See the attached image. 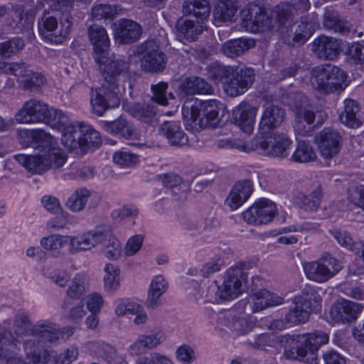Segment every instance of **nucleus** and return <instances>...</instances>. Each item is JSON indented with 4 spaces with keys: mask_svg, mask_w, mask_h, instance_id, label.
<instances>
[{
    "mask_svg": "<svg viewBox=\"0 0 364 364\" xmlns=\"http://www.w3.org/2000/svg\"><path fill=\"white\" fill-rule=\"evenodd\" d=\"M359 112L360 107L358 102L353 100L347 99L344 101V109L340 114L339 119L348 127L358 128L362 124Z\"/></svg>",
    "mask_w": 364,
    "mask_h": 364,
    "instance_id": "obj_39",
    "label": "nucleus"
},
{
    "mask_svg": "<svg viewBox=\"0 0 364 364\" xmlns=\"http://www.w3.org/2000/svg\"><path fill=\"white\" fill-rule=\"evenodd\" d=\"M104 275V287L106 291L109 292L115 291L120 284V270L119 267L113 264L107 263L105 264Z\"/></svg>",
    "mask_w": 364,
    "mask_h": 364,
    "instance_id": "obj_50",
    "label": "nucleus"
},
{
    "mask_svg": "<svg viewBox=\"0 0 364 364\" xmlns=\"http://www.w3.org/2000/svg\"><path fill=\"white\" fill-rule=\"evenodd\" d=\"M88 348L109 364H127L124 357L116 349L103 342H90Z\"/></svg>",
    "mask_w": 364,
    "mask_h": 364,
    "instance_id": "obj_34",
    "label": "nucleus"
},
{
    "mask_svg": "<svg viewBox=\"0 0 364 364\" xmlns=\"http://www.w3.org/2000/svg\"><path fill=\"white\" fill-rule=\"evenodd\" d=\"M285 111L279 105L267 104L259 123L260 133L265 134L279 127L284 120Z\"/></svg>",
    "mask_w": 364,
    "mask_h": 364,
    "instance_id": "obj_26",
    "label": "nucleus"
},
{
    "mask_svg": "<svg viewBox=\"0 0 364 364\" xmlns=\"http://www.w3.org/2000/svg\"><path fill=\"white\" fill-rule=\"evenodd\" d=\"M219 110L216 100L191 98L184 103L182 114L187 129L199 132L207 128H215L219 124Z\"/></svg>",
    "mask_w": 364,
    "mask_h": 364,
    "instance_id": "obj_4",
    "label": "nucleus"
},
{
    "mask_svg": "<svg viewBox=\"0 0 364 364\" xmlns=\"http://www.w3.org/2000/svg\"><path fill=\"white\" fill-rule=\"evenodd\" d=\"M39 149L38 154H18L14 158L28 171L34 174H42L50 168H59L67 160L66 155L52 135Z\"/></svg>",
    "mask_w": 364,
    "mask_h": 364,
    "instance_id": "obj_3",
    "label": "nucleus"
},
{
    "mask_svg": "<svg viewBox=\"0 0 364 364\" xmlns=\"http://www.w3.org/2000/svg\"><path fill=\"white\" fill-rule=\"evenodd\" d=\"M257 109L253 107H240L234 110L233 115L235 124L247 134L253 131Z\"/></svg>",
    "mask_w": 364,
    "mask_h": 364,
    "instance_id": "obj_37",
    "label": "nucleus"
},
{
    "mask_svg": "<svg viewBox=\"0 0 364 364\" xmlns=\"http://www.w3.org/2000/svg\"><path fill=\"white\" fill-rule=\"evenodd\" d=\"M330 234L335 238L338 243L353 252V246L356 242L353 240V238L349 232L343 230H331Z\"/></svg>",
    "mask_w": 364,
    "mask_h": 364,
    "instance_id": "obj_63",
    "label": "nucleus"
},
{
    "mask_svg": "<svg viewBox=\"0 0 364 364\" xmlns=\"http://www.w3.org/2000/svg\"><path fill=\"white\" fill-rule=\"evenodd\" d=\"M114 161L123 167H129L136 164L139 161L138 155L130 151L121 150L113 155Z\"/></svg>",
    "mask_w": 364,
    "mask_h": 364,
    "instance_id": "obj_59",
    "label": "nucleus"
},
{
    "mask_svg": "<svg viewBox=\"0 0 364 364\" xmlns=\"http://www.w3.org/2000/svg\"><path fill=\"white\" fill-rule=\"evenodd\" d=\"M134 364H175L168 356L159 353H151L139 357Z\"/></svg>",
    "mask_w": 364,
    "mask_h": 364,
    "instance_id": "obj_60",
    "label": "nucleus"
},
{
    "mask_svg": "<svg viewBox=\"0 0 364 364\" xmlns=\"http://www.w3.org/2000/svg\"><path fill=\"white\" fill-rule=\"evenodd\" d=\"M129 114L139 121L154 126L157 124L156 107L151 103H134L129 107Z\"/></svg>",
    "mask_w": 364,
    "mask_h": 364,
    "instance_id": "obj_33",
    "label": "nucleus"
},
{
    "mask_svg": "<svg viewBox=\"0 0 364 364\" xmlns=\"http://www.w3.org/2000/svg\"><path fill=\"white\" fill-rule=\"evenodd\" d=\"M49 109L48 105L43 102L30 100L18 111L15 119L21 124L45 123L48 119Z\"/></svg>",
    "mask_w": 364,
    "mask_h": 364,
    "instance_id": "obj_21",
    "label": "nucleus"
},
{
    "mask_svg": "<svg viewBox=\"0 0 364 364\" xmlns=\"http://www.w3.org/2000/svg\"><path fill=\"white\" fill-rule=\"evenodd\" d=\"M287 341L297 342L299 346L296 348L284 350V356L288 359H299L306 364H318V351L322 345L328 342V334L322 331L311 333L287 336L284 337Z\"/></svg>",
    "mask_w": 364,
    "mask_h": 364,
    "instance_id": "obj_6",
    "label": "nucleus"
},
{
    "mask_svg": "<svg viewBox=\"0 0 364 364\" xmlns=\"http://www.w3.org/2000/svg\"><path fill=\"white\" fill-rule=\"evenodd\" d=\"M291 159L297 163H307L316 159V154L309 142L299 141Z\"/></svg>",
    "mask_w": 364,
    "mask_h": 364,
    "instance_id": "obj_51",
    "label": "nucleus"
},
{
    "mask_svg": "<svg viewBox=\"0 0 364 364\" xmlns=\"http://www.w3.org/2000/svg\"><path fill=\"white\" fill-rule=\"evenodd\" d=\"M89 288V279L84 274H77L68 285L66 294L69 299L82 300Z\"/></svg>",
    "mask_w": 364,
    "mask_h": 364,
    "instance_id": "obj_43",
    "label": "nucleus"
},
{
    "mask_svg": "<svg viewBox=\"0 0 364 364\" xmlns=\"http://www.w3.org/2000/svg\"><path fill=\"white\" fill-rule=\"evenodd\" d=\"M291 144L287 134L273 132L252 141V149L264 156L284 159L289 156Z\"/></svg>",
    "mask_w": 364,
    "mask_h": 364,
    "instance_id": "obj_13",
    "label": "nucleus"
},
{
    "mask_svg": "<svg viewBox=\"0 0 364 364\" xmlns=\"http://www.w3.org/2000/svg\"><path fill=\"white\" fill-rule=\"evenodd\" d=\"M183 13L184 16L204 22L210 16V3L208 0H184Z\"/></svg>",
    "mask_w": 364,
    "mask_h": 364,
    "instance_id": "obj_35",
    "label": "nucleus"
},
{
    "mask_svg": "<svg viewBox=\"0 0 364 364\" xmlns=\"http://www.w3.org/2000/svg\"><path fill=\"white\" fill-rule=\"evenodd\" d=\"M284 341L283 336H278L273 333H262L254 338L250 344L255 348H265L267 347L277 348Z\"/></svg>",
    "mask_w": 364,
    "mask_h": 364,
    "instance_id": "obj_52",
    "label": "nucleus"
},
{
    "mask_svg": "<svg viewBox=\"0 0 364 364\" xmlns=\"http://www.w3.org/2000/svg\"><path fill=\"white\" fill-rule=\"evenodd\" d=\"M296 97L299 102L296 101L292 105L295 114L294 130L301 136L310 135L314 131L313 124L316 119H317V124L321 125L326 121L328 115L323 110L315 112L307 107L309 101L305 95L298 94Z\"/></svg>",
    "mask_w": 364,
    "mask_h": 364,
    "instance_id": "obj_10",
    "label": "nucleus"
},
{
    "mask_svg": "<svg viewBox=\"0 0 364 364\" xmlns=\"http://www.w3.org/2000/svg\"><path fill=\"white\" fill-rule=\"evenodd\" d=\"M161 131L171 146L181 147L188 144V136L178 122H165L161 126Z\"/></svg>",
    "mask_w": 364,
    "mask_h": 364,
    "instance_id": "obj_32",
    "label": "nucleus"
},
{
    "mask_svg": "<svg viewBox=\"0 0 364 364\" xmlns=\"http://www.w3.org/2000/svg\"><path fill=\"white\" fill-rule=\"evenodd\" d=\"M47 118L45 123L63 132V135L65 134L68 127L76 124L70 122L69 117L61 110L50 109Z\"/></svg>",
    "mask_w": 364,
    "mask_h": 364,
    "instance_id": "obj_47",
    "label": "nucleus"
},
{
    "mask_svg": "<svg viewBox=\"0 0 364 364\" xmlns=\"http://www.w3.org/2000/svg\"><path fill=\"white\" fill-rule=\"evenodd\" d=\"M277 214L276 204L269 199L261 198L247 209L242 216L248 224L262 225L272 221Z\"/></svg>",
    "mask_w": 364,
    "mask_h": 364,
    "instance_id": "obj_18",
    "label": "nucleus"
},
{
    "mask_svg": "<svg viewBox=\"0 0 364 364\" xmlns=\"http://www.w3.org/2000/svg\"><path fill=\"white\" fill-rule=\"evenodd\" d=\"M342 266L334 257H323L321 260L307 262L304 264L306 277L316 282H325L337 274Z\"/></svg>",
    "mask_w": 364,
    "mask_h": 364,
    "instance_id": "obj_16",
    "label": "nucleus"
},
{
    "mask_svg": "<svg viewBox=\"0 0 364 364\" xmlns=\"http://www.w3.org/2000/svg\"><path fill=\"white\" fill-rule=\"evenodd\" d=\"M211 77L220 82L226 93L236 97L245 93L252 85L255 71L245 66H225L217 65L212 68Z\"/></svg>",
    "mask_w": 364,
    "mask_h": 364,
    "instance_id": "obj_5",
    "label": "nucleus"
},
{
    "mask_svg": "<svg viewBox=\"0 0 364 364\" xmlns=\"http://www.w3.org/2000/svg\"><path fill=\"white\" fill-rule=\"evenodd\" d=\"M204 29L203 21L185 16L176 24L177 36L180 39L195 41Z\"/></svg>",
    "mask_w": 364,
    "mask_h": 364,
    "instance_id": "obj_28",
    "label": "nucleus"
},
{
    "mask_svg": "<svg viewBox=\"0 0 364 364\" xmlns=\"http://www.w3.org/2000/svg\"><path fill=\"white\" fill-rule=\"evenodd\" d=\"M141 336L149 350L156 348L166 339V335L161 329H156L148 334H141Z\"/></svg>",
    "mask_w": 364,
    "mask_h": 364,
    "instance_id": "obj_58",
    "label": "nucleus"
},
{
    "mask_svg": "<svg viewBox=\"0 0 364 364\" xmlns=\"http://www.w3.org/2000/svg\"><path fill=\"white\" fill-rule=\"evenodd\" d=\"M119 11H121V9L116 5L98 4L93 7L92 17L94 20L113 18L119 14Z\"/></svg>",
    "mask_w": 364,
    "mask_h": 364,
    "instance_id": "obj_56",
    "label": "nucleus"
},
{
    "mask_svg": "<svg viewBox=\"0 0 364 364\" xmlns=\"http://www.w3.org/2000/svg\"><path fill=\"white\" fill-rule=\"evenodd\" d=\"M319 302L320 296L314 289L303 291L301 295L295 297L293 306L286 314V320L294 324L306 322L310 314L318 307Z\"/></svg>",
    "mask_w": 364,
    "mask_h": 364,
    "instance_id": "obj_14",
    "label": "nucleus"
},
{
    "mask_svg": "<svg viewBox=\"0 0 364 364\" xmlns=\"http://www.w3.org/2000/svg\"><path fill=\"white\" fill-rule=\"evenodd\" d=\"M293 6L282 4L274 8L269 16L264 9L260 7V13L254 18L255 26L258 31L264 32L273 29L275 25L278 26V31L283 32L284 26L290 21Z\"/></svg>",
    "mask_w": 364,
    "mask_h": 364,
    "instance_id": "obj_15",
    "label": "nucleus"
},
{
    "mask_svg": "<svg viewBox=\"0 0 364 364\" xmlns=\"http://www.w3.org/2000/svg\"><path fill=\"white\" fill-rule=\"evenodd\" d=\"M168 289V282L162 275L155 276L149 285L146 306L154 309L161 304V296Z\"/></svg>",
    "mask_w": 364,
    "mask_h": 364,
    "instance_id": "obj_36",
    "label": "nucleus"
},
{
    "mask_svg": "<svg viewBox=\"0 0 364 364\" xmlns=\"http://www.w3.org/2000/svg\"><path fill=\"white\" fill-rule=\"evenodd\" d=\"M11 18L12 21L10 22V26L14 28L23 29L33 23L34 13L32 11H25L22 6H16Z\"/></svg>",
    "mask_w": 364,
    "mask_h": 364,
    "instance_id": "obj_48",
    "label": "nucleus"
},
{
    "mask_svg": "<svg viewBox=\"0 0 364 364\" xmlns=\"http://www.w3.org/2000/svg\"><path fill=\"white\" fill-rule=\"evenodd\" d=\"M50 135L42 129H21L18 132V141L23 147L33 146L38 149L45 141L50 139Z\"/></svg>",
    "mask_w": 364,
    "mask_h": 364,
    "instance_id": "obj_38",
    "label": "nucleus"
},
{
    "mask_svg": "<svg viewBox=\"0 0 364 364\" xmlns=\"http://www.w3.org/2000/svg\"><path fill=\"white\" fill-rule=\"evenodd\" d=\"M255 46L254 40L240 38L225 42L223 45L221 50L227 57L233 58L242 55Z\"/></svg>",
    "mask_w": 364,
    "mask_h": 364,
    "instance_id": "obj_40",
    "label": "nucleus"
},
{
    "mask_svg": "<svg viewBox=\"0 0 364 364\" xmlns=\"http://www.w3.org/2000/svg\"><path fill=\"white\" fill-rule=\"evenodd\" d=\"M323 26L327 29L341 33H347L350 31L348 23L341 20L338 12L331 8L325 9Z\"/></svg>",
    "mask_w": 364,
    "mask_h": 364,
    "instance_id": "obj_46",
    "label": "nucleus"
},
{
    "mask_svg": "<svg viewBox=\"0 0 364 364\" xmlns=\"http://www.w3.org/2000/svg\"><path fill=\"white\" fill-rule=\"evenodd\" d=\"M24 47L23 40L20 38H13L0 44V53L4 58H10L18 53Z\"/></svg>",
    "mask_w": 364,
    "mask_h": 364,
    "instance_id": "obj_57",
    "label": "nucleus"
},
{
    "mask_svg": "<svg viewBox=\"0 0 364 364\" xmlns=\"http://www.w3.org/2000/svg\"><path fill=\"white\" fill-rule=\"evenodd\" d=\"M91 195V191L87 188H78L68 197L65 205L73 212H80L85 209Z\"/></svg>",
    "mask_w": 364,
    "mask_h": 364,
    "instance_id": "obj_45",
    "label": "nucleus"
},
{
    "mask_svg": "<svg viewBox=\"0 0 364 364\" xmlns=\"http://www.w3.org/2000/svg\"><path fill=\"white\" fill-rule=\"evenodd\" d=\"M347 75L335 65H319L311 72V83L317 90L328 94L346 86Z\"/></svg>",
    "mask_w": 364,
    "mask_h": 364,
    "instance_id": "obj_8",
    "label": "nucleus"
},
{
    "mask_svg": "<svg viewBox=\"0 0 364 364\" xmlns=\"http://www.w3.org/2000/svg\"><path fill=\"white\" fill-rule=\"evenodd\" d=\"M176 357L182 364H192L196 360L195 350L191 346L184 344L177 348Z\"/></svg>",
    "mask_w": 364,
    "mask_h": 364,
    "instance_id": "obj_61",
    "label": "nucleus"
},
{
    "mask_svg": "<svg viewBox=\"0 0 364 364\" xmlns=\"http://www.w3.org/2000/svg\"><path fill=\"white\" fill-rule=\"evenodd\" d=\"M242 322L244 320L236 318L234 313L230 310L222 311L217 315L218 326L221 329L227 327L237 331L240 330L239 326Z\"/></svg>",
    "mask_w": 364,
    "mask_h": 364,
    "instance_id": "obj_55",
    "label": "nucleus"
},
{
    "mask_svg": "<svg viewBox=\"0 0 364 364\" xmlns=\"http://www.w3.org/2000/svg\"><path fill=\"white\" fill-rule=\"evenodd\" d=\"M284 302V298L266 289H260L250 296V305L253 312L267 307L277 306Z\"/></svg>",
    "mask_w": 364,
    "mask_h": 364,
    "instance_id": "obj_31",
    "label": "nucleus"
},
{
    "mask_svg": "<svg viewBox=\"0 0 364 364\" xmlns=\"http://www.w3.org/2000/svg\"><path fill=\"white\" fill-rule=\"evenodd\" d=\"M253 186L250 181L237 182L232 188L226 203L232 210L240 207L251 196Z\"/></svg>",
    "mask_w": 364,
    "mask_h": 364,
    "instance_id": "obj_30",
    "label": "nucleus"
},
{
    "mask_svg": "<svg viewBox=\"0 0 364 364\" xmlns=\"http://www.w3.org/2000/svg\"><path fill=\"white\" fill-rule=\"evenodd\" d=\"M30 66L23 62L6 63L0 61V72L7 75H13L25 80L31 75Z\"/></svg>",
    "mask_w": 364,
    "mask_h": 364,
    "instance_id": "obj_49",
    "label": "nucleus"
},
{
    "mask_svg": "<svg viewBox=\"0 0 364 364\" xmlns=\"http://www.w3.org/2000/svg\"><path fill=\"white\" fill-rule=\"evenodd\" d=\"M61 141L70 151H75L78 149H85L99 146L101 137L100 133L89 124L77 122L75 126L68 128L65 134L62 135Z\"/></svg>",
    "mask_w": 364,
    "mask_h": 364,
    "instance_id": "obj_9",
    "label": "nucleus"
},
{
    "mask_svg": "<svg viewBox=\"0 0 364 364\" xmlns=\"http://www.w3.org/2000/svg\"><path fill=\"white\" fill-rule=\"evenodd\" d=\"M143 240L144 237L141 235H136L130 237L125 245L124 255L128 257L136 255L141 248Z\"/></svg>",
    "mask_w": 364,
    "mask_h": 364,
    "instance_id": "obj_64",
    "label": "nucleus"
},
{
    "mask_svg": "<svg viewBox=\"0 0 364 364\" xmlns=\"http://www.w3.org/2000/svg\"><path fill=\"white\" fill-rule=\"evenodd\" d=\"M43 275L60 287H65L70 279V275L66 271L52 267H44Z\"/></svg>",
    "mask_w": 364,
    "mask_h": 364,
    "instance_id": "obj_53",
    "label": "nucleus"
},
{
    "mask_svg": "<svg viewBox=\"0 0 364 364\" xmlns=\"http://www.w3.org/2000/svg\"><path fill=\"white\" fill-rule=\"evenodd\" d=\"M237 3L232 0H222L216 5L213 16L215 24L234 21L237 13Z\"/></svg>",
    "mask_w": 364,
    "mask_h": 364,
    "instance_id": "obj_41",
    "label": "nucleus"
},
{
    "mask_svg": "<svg viewBox=\"0 0 364 364\" xmlns=\"http://www.w3.org/2000/svg\"><path fill=\"white\" fill-rule=\"evenodd\" d=\"M312 53L321 60H333L340 53V43L337 39L327 36H319L311 43Z\"/></svg>",
    "mask_w": 364,
    "mask_h": 364,
    "instance_id": "obj_24",
    "label": "nucleus"
},
{
    "mask_svg": "<svg viewBox=\"0 0 364 364\" xmlns=\"http://www.w3.org/2000/svg\"><path fill=\"white\" fill-rule=\"evenodd\" d=\"M100 245L102 247L103 255L109 259L117 260L121 257L122 245L114 235L110 226H98L95 230L85 232L83 252Z\"/></svg>",
    "mask_w": 364,
    "mask_h": 364,
    "instance_id": "obj_7",
    "label": "nucleus"
},
{
    "mask_svg": "<svg viewBox=\"0 0 364 364\" xmlns=\"http://www.w3.org/2000/svg\"><path fill=\"white\" fill-rule=\"evenodd\" d=\"M62 310L65 318L73 323H79L87 314L82 300L74 303L66 299L62 304Z\"/></svg>",
    "mask_w": 364,
    "mask_h": 364,
    "instance_id": "obj_44",
    "label": "nucleus"
},
{
    "mask_svg": "<svg viewBox=\"0 0 364 364\" xmlns=\"http://www.w3.org/2000/svg\"><path fill=\"white\" fill-rule=\"evenodd\" d=\"M260 13V7L257 5L250 6L241 12L242 26L251 33H257L258 28L255 26L254 18Z\"/></svg>",
    "mask_w": 364,
    "mask_h": 364,
    "instance_id": "obj_54",
    "label": "nucleus"
},
{
    "mask_svg": "<svg viewBox=\"0 0 364 364\" xmlns=\"http://www.w3.org/2000/svg\"><path fill=\"white\" fill-rule=\"evenodd\" d=\"M141 33L140 25L131 20L122 19L114 25V38L121 43H132L139 39Z\"/></svg>",
    "mask_w": 364,
    "mask_h": 364,
    "instance_id": "obj_27",
    "label": "nucleus"
},
{
    "mask_svg": "<svg viewBox=\"0 0 364 364\" xmlns=\"http://www.w3.org/2000/svg\"><path fill=\"white\" fill-rule=\"evenodd\" d=\"M31 338L23 341L27 361L16 355L20 341L11 331L0 326V364H46L48 353L46 343H56L63 338L58 325L49 320H40L29 330Z\"/></svg>",
    "mask_w": 364,
    "mask_h": 364,
    "instance_id": "obj_1",
    "label": "nucleus"
},
{
    "mask_svg": "<svg viewBox=\"0 0 364 364\" xmlns=\"http://www.w3.org/2000/svg\"><path fill=\"white\" fill-rule=\"evenodd\" d=\"M246 280L247 275L242 267H232L227 270L222 285L210 286L208 289L215 291L214 301L232 300L245 291Z\"/></svg>",
    "mask_w": 364,
    "mask_h": 364,
    "instance_id": "obj_12",
    "label": "nucleus"
},
{
    "mask_svg": "<svg viewBox=\"0 0 364 364\" xmlns=\"http://www.w3.org/2000/svg\"><path fill=\"white\" fill-rule=\"evenodd\" d=\"M70 14L64 15L59 23L50 12H44L38 20V32L43 40L55 44L62 43L69 36L73 25Z\"/></svg>",
    "mask_w": 364,
    "mask_h": 364,
    "instance_id": "obj_11",
    "label": "nucleus"
},
{
    "mask_svg": "<svg viewBox=\"0 0 364 364\" xmlns=\"http://www.w3.org/2000/svg\"><path fill=\"white\" fill-rule=\"evenodd\" d=\"M85 232L76 235H63L52 234L42 237L40 241L41 247L46 250L59 253L60 251L68 245V251L74 255L83 252Z\"/></svg>",
    "mask_w": 364,
    "mask_h": 364,
    "instance_id": "obj_17",
    "label": "nucleus"
},
{
    "mask_svg": "<svg viewBox=\"0 0 364 364\" xmlns=\"http://www.w3.org/2000/svg\"><path fill=\"white\" fill-rule=\"evenodd\" d=\"M102 127L107 132L119 135L127 139L138 138L139 134L133 125L122 117L114 121H102Z\"/></svg>",
    "mask_w": 364,
    "mask_h": 364,
    "instance_id": "obj_29",
    "label": "nucleus"
},
{
    "mask_svg": "<svg viewBox=\"0 0 364 364\" xmlns=\"http://www.w3.org/2000/svg\"><path fill=\"white\" fill-rule=\"evenodd\" d=\"M88 35L96 54L95 61L100 67L102 64L105 65L112 60L117 59L115 57L106 58L104 56L109 49V39L107 31L102 26L97 24L90 26L88 28Z\"/></svg>",
    "mask_w": 364,
    "mask_h": 364,
    "instance_id": "obj_22",
    "label": "nucleus"
},
{
    "mask_svg": "<svg viewBox=\"0 0 364 364\" xmlns=\"http://www.w3.org/2000/svg\"><path fill=\"white\" fill-rule=\"evenodd\" d=\"M151 89L153 92L151 100L154 102L164 106L168 104L166 97L168 84L166 82H160L156 85H152Z\"/></svg>",
    "mask_w": 364,
    "mask_h": 364,
    "instance_id": "obj_62",
    "label": "nucleus"
},
{
    "mask_svg": "<svg viewBox=\"0 0 364 364\" xmlns=\"http://www.w3.org/2000/svg\"><path fill=\"white\" fill-rule=\"evenodd\" d=\"M129 65L124 59H114L101 65L104 82L99 89L91 88L90 103L92 112L102 116L109 108L119 105L125 92L124 83L129 77Z\"/></svg>",
    "mask_w": 364,
    "mask_h": 364,
    "instance_id": "obj_2",
    "label": "nucleus"
},
{
    "mask_svg": "<svg viewBox=\"0 0 364 364\" xmlns=\"http://www.w3.org/2000/svg\"><path fill=\"white\" fill-rule=\"evenodd\" d=\"M362 310L361 304L343 299L331 307L330 314L336 322L347 323L355 321Z\"/></svg>",
    "mask_w": 364,
    "mask_h": 364,
    "instance_id": "obj_25",
    "label": "nucleus"
},
{
    "mask_svg": "<svg viewBox=\"0 0 364 364\" xmlns=\"http://www.w3.org/2000/svg\"><path fill=\"white\" fill-rule=\"evenodd\" d=\"M320 156L324 160H330L336 156L343 144V137L340 132L333 128L322 129L315 138Z\"/></svg>",
    "mask_w": 364,
    "mask_h": 364,
    "instance_id": "obj_19",
    "label": "nucleus"
},
{
    "mask_svg": "<svg viewBox=\"0 0 364 364\" xmlns=\"http://www.w3.org/2000/svg\"><path fill=\"white\" fill-rule=\"evenodd\" d=\"M293 9H294V7ZM292 20L293 11H291L290 21L286 23L284 26V31L281 33H286L288 38H291L293 46H299L307 41L316 31L318 25L312 20H301L299 22L291 24Z\"/></svg>",
    "mask_w": 364,
    "mask_h": 364,
    "instance_id": "obj_23",
    "label": "nucleus"
},
{
    "mask_svg": "<svg viewBox=\"0 0 364 364\" xmlns=\"http://www.w3.org/2000/svg\"><path fill=\"white\" fill-rule=\"evenodd\" d=\"M180 89L187 95L209 94L213 91L210 84L203 78L196 76L187 77L180 85Z\"/></svg>",
    "mask_w": 364,
    "mask_h": 364,
    "instance_id": "obj_42",
    "label": "nucleus"
},
{
    "mask_svg": "<svg viewBox=\"0 0 364 364\" xmlns=\"http://www.w3.org/2000/svg\"><path fill=\"white\" fill-rule=\"evenodd\" d=\"M144 53L141 59V69L148 73L162 72L166 65V55L153 41H146L141 46Z\"/></svg>",
    "mask_w": 364,
    "mask_h": 364,
    "instance_id": "obj_20",
    "label": "nucleus"
}]
</instances>
